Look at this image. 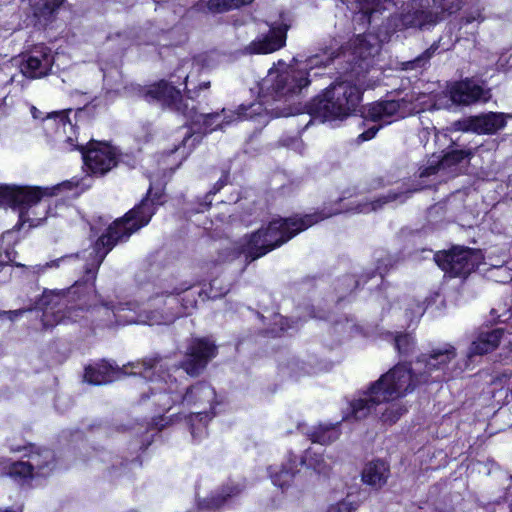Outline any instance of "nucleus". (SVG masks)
Returning a JSON list of instances; mask_svg holds the SVG:
<instances>
[{"mask_svg":"<svg viewBox=\"0 0 512 512\" xmlns=\"http://www.w3.org/2000/svg\"><path fill=\"white\" fill-rule=\"evenodd\" d=\"M166 281L167 280L162 281L157 290L153 293L152 296H150V298L148 299L147 307L141 308L138 303H135L137 305L136 313H150L152 311H163L166 309L167 306L163 304H161L160 306H156L155 304H153V299L156 297L158 293L161 294V291L163 290V285Z\"/></svg>","mask_w":512,"mask_h":512,"instance_id":"42","label":"nucleus"},{"mask_svg":"<svg viewBox=\"0 0 512 512\" xmlns=\"http://www.w3.org/2000/svg\"><path fill=\"white\" fill-rule=\"evenodd\" d=\"M27 310L25 309H17L10 311H0V316L6 315L10 320H15L17 317L22 316Z\"/></svg>","mask_w":512,"mask_h":512,"instance_id":"47","label":"nucleus"},{"mask_svg":"<svg viewBox=\"0 0 512 512\" xmlns=\"http://www.w3.org/2000/svg\"><path fill=\"white\" fill-rule=\"evenodd\" d=\"M296 467V460L290 458L287 464H283L278 470L270 472L272 483L282 490L289 488L294 481Z\"/></svg>","mask_w":512,"mask_h":512,"instance_id":"32","label":"nucleus"},{"mask_svg":"<svg viewBox=\"0 0 512 512\" xmlns=\"http://www.w3.org/2000/svg\"><path fill=\"white\" fill-rule=\"evenodd\" d=\"M437 265L450 277L466 278L483 261L480 250L455 246L448 251H439L434 255Z\"/></svg>","mask_w":512,"mask_h":512,"instance_id":"15","label":"nucleus"},{"mask_svg":"<svg viewBox=\"0 0 512 512\" xmlns=\"http://www.w3.org/2000/svg\"><path fill=\"white\" fill-rule=\"evenodd\" d=\"M438 48H439L438 42H434L429 48H427L422 54H420L413 60L401 62L400 63L401 70L421 71L422 69L427 67L430 59L433 57V55L438 50Z\"/></svg>","mask_w":512,"mask_h":512,"instance_id":"34","label":"nucleus"},{"mask_svg":"<svg viewBox=\"0 0 512 512\" xmlns=\"http://www.w3.org/2000/svg\"><path fill=\"white\" fill-rule=\"evenodd\" d=\"M503 336L504 330L501 328L481 331L472 341L467 351V357L470 359L473 356H481L494 351L499 346Z\"/></svg>","mask_w":512,"mask_h":512,"instance_id":"27","label":"nucleus"},{"mask_svg":"<svg viewBox=\"0 0 512 512\" xmlns=\"http://www.w3.org/2000/svg\"><path fill=\"white\" fill-rule=\"evenodd\" d=\"M216 356V346L206 339H193L189 344L185 359L180 363L188 375L198 376L207 366L208 362Z\"/></svg>","mask_w":512,"mask_h":512,"instance_id":"18","label":"nucleus"},{"mask_svg":"<svg viewBox=\"0 0 512 512\" xmlns=\"http://www.w3.org/2000/svg\"><path fill=\"white\" fill-rule=\"evenodd\" d=\"M377 52L378 47L366 35H358L352 43V52L347 60L351 65V77L362 78L372 66V58Z\"/></svg>","mask_w":512,"mask_h":512,"instance_id":"19","label":"nucleus"},{"mask_svg":"<svg viewBox=\"0 0 512 512\" xmlns=\"http://www.w3.org/2000/svg\"><path fill=\"white\" fill-rule=\"evenodd\" d=\"M54 454L49 449L32 450L27 461L15 462L11 465L9 474L12 477L35 478L45 477L53 469Z\"/></svg>","mask_w":512,"mask_h":512,"instance_id":"17","label":"nucleus"},{"mask_svg":"<svg viewBox=\"0 0 512 512\" xmlns=\"http://www.w3.org/2000/svg\"><path fill=\"white\" fill-rule=\"evenodd\" d=\"M342 211V209H335L327 213L322 211L307 214L303 217L295 216L273 220L269 223L266 229H259L250 236L245 237L237 247L233 249H226L225 255H223V253L219 255V261H230L239 257L241 254H244L247 259H250V261H254L271 250L281 246L299 232L307 229L313 224Z\"/></svg>","mask_w":512,"mask_h":512,"instance_id":"2","label":"nucleus"},{"mask_svg":"<svg viewBox=\"0 0 512 512\" xmlns=\"http://www.w3.org/2000/svg\"><path fill=\"white\" fill-rule=\"evenodd\" d=\"M190 138H191V135H189V134H186V135H185V137H184V139H183V141H182L183 146H186V145H187V143H188V141L190 140Z\"/></svg>","mask_w":512,"mask_h":512,"instance_id":"56","label":"nucleus"},{"mask_svg":"<svg viewBox=\"0 0 512 512\" xmlns=\"http://www.w3.org/2000/svg\"><path fill=\"white\" fill-rule=\"evenodd\" d=\"M81 309H72L70 308L67 312H62L61 310L52 311L46 309L43 313L42 323L44 328H52L53 326L66 323L67 321H77L78 314L77 312Z\"/></svg>","mask_w":512,"mask_h":512,"instance_id":"33","label":"nucleus"},{"mask_svg":"<svg viewBox=\"0 0 512 512\" xmlns=\"http://www.w3.org/2000/svg\"><path fill=\"white\" fill-rule=\"evenodd\" d=\"M331 61L332 56L325 53L308 57L304 69H297L292 66L286 67L283 70L271 68L259 84L261 97H271L273 100H280L301 92L310 83L307 70H312L314 67L327 66Z\"/></svg>","mask_w":512,"mask_h":512,"instance_id":"7","label":"nucleus"},{"mask_svg":"<svg viewBox=\"0 0 512 512\" xmlns=\"http://www.w3.org/2000/svg\"><path fill=\"white\" fill-rule=\"evenodd\" d=\"M456 356V348L449 343L435 347L429 353L422 354L418 358L417 364L423 365L424 369L420 371V374L427 378V382L429 377L436 382L448 381L462 371L454 363Z\"/></svg>","mask_w":512,"mask_h":512,"instance_id":"12","label":"nucleus"},{"mask_svg":"<svg viewBox=\"0 0 512 512\" xmlns=\"http://www.w3.org/2000/svg\"><path fill=\"white\" fill-rule=\"evenodd\" d=\"M291 371L295 376L313 375L321 370V367L316 359L311 358L308 361H293L290 364Z\"/></svg>","mask_w":512,"mask_h":512,"instance_id":"38","label":"nucleus"},{"mask_svg":"<svg viewBox=\"0 0 512 512\" xmlns=\"http://www.w3.org/2000/svg\"><path fill=\"white\" fill-rule=\"evenodd\" d=\"M389 476V466L381 460L367 463L362 471V481L374 489L383 487L387 483Z\"/></svg>","mask_w":512,"mask_h":512,"instance_id":"29","label":"nucleus"},{"mask_svg":"<svg viewBox=\"0 0 512 512\" xmlns=\"http://www.w3.org/2000/svg\"><path fill=\"white\" fill-rule=\"evenodd\" d=\"M192 287L186 282L173 283L166 281L163 290L153 299V304L167 306L163 311H152L148 313L149 325H169L179 317L189 315L196 308L197 297L193 292L185 294L182 298L178 296L187 292Z\"/></svg>","mask_w":512,"mask_h":512,"instance_id":"10","label":"nucleus"},{"mask_svg":"<svg viewBox=\"0 0 512 512\" xmlns=\"http://www.w3.org/2000/svg\"><path fill=\"white\" fill-rule=\"evenodd\" d=\"M53 63L54 56L51 49L46 46H38L21 62L20 70L28 78H42L49 74Z\"/></svg>","mask_w":512,"mask_h":512,"instance_id":"21","label":"nucleus"},{"mask_svg":"<svg viewBox=\"0 0 512 512\" xmlns=\"http://www.w3.org/2000/svg\"><path fill=\"white\" fill-rule=\"evenodd\" d=\"M209 87H210V82H203L198 86L199 89H208Z\"/></svg>","mask_w":512,"mask_h":512,"instance_id":"53","label":"nucleus"},{"mask_svg":"<svg viewBox=\"0 0 512 512\" xmlns=\"http://www.w3.org/2000/svg\"><path fill=\"white\" fill-rule=\"evenodd\" d=\"M483 20V17L481 15V13L479 11L477 12H474L470 15H467L466 17H464L462 19V21L465 23V24H470L474 21H482Z\"/></svg>","mask_w":512,"mask_h":512,"instance_id":"48","label":"nucleus"},{"mask_svg":"<svg viewBox=\"0 0 512 512\" xmlns=\"http://www.w3.org/2000/svg\"><path fill=\"white\" fill-rule=\"evenodd\" d=\"M462 6V0H411L399 15L391 18V23L399 30L424 29L436 25Z\"/></svg>","mask_w":512,"mask_h":512,"instance_id":"9","label":"nucleus"},{"mask_svg":"<svg viewBox=\"0 0 512 512\" xmlns=\"http://www.w3.org/2000/svg\"><path fill=\"white\" fill-rule=\"evenodd\" d=\"M430 184H424V183H417L415 185H412L404 190H401L399 192H389L387 195L378 198L375 201L372 202H352L349 207L345 209V211H354L357 213H368L371 211H375L379 209L383 204L389 203V202H404L406 199L410 197V195L414 192L420 191L424 188L429 187Z\"/></svg>","mask_w":512,"mask_h":512,"instance_id":"23","label":"nucleus"},{"mask_svg":"<svg viewBox=\"0 0 512 512\" xmlns=\"http://www.w3.org/2000/svg\"><path fill=\"white\" fill-rule=\"evenodd\" d=\"M148 390L155 397L154 403L162 411L169 410L173 404L179 403L183 407L194 408L189 415L191 434L193 438L205 436L206 424L214 416L213 404L215 402V390L206 382H198L188 388L185 394L177 391L176 379L165 371L153 375Z\"/></svg>","mask_w":512,"mask_h":512,"instance_id":"1","label":"nucleus"},{"mask_svg":"<svg viewBox=\"0 0 512 512\" xmlns=\"http://www.w3.org/2000/svg\"><path fill=\"white\" fill-rule=\"evenodd\" d=\"M244 490V486L238 483H231L223 486L221 490L211 497L205 498L199 502L203 510H218L222 506L230 503L237 498Z\"/></svg>","mask_w":512,"mask_h":512,"instance_id":"28","label":"nucleus"},{"mask_svg":"<svg viewBox=\"0 0 512 512\" xmlns=\"http://www.w3.org/2000/svg\"><path fill=\"white\" fill-rule=\"evenodd\" d=\"M72 258H73V256H64V257H61L59 259L47 262L44 266H37V268H38V271H44L47 268L58 267L60 262L67 261V260H70Z\"/></svg>","mask_w":512,"mask_h":512,"instance_id":"46","label":"nucleus"},{"mask_svg":"<svg viewBox=\"0 0 512 512\" xmlns=\"http://www.w3.org/2000/svg\"><path fill=\"white\" fill-rule=\"evenodd\" d=\"M278 318H279V322H280V324H281L280 330H282V331H283V330H285V329L289 328V326H288V325H284V323H283L284 321H286L285 319H283L282 317H278Z\"/></svg>","mask_w":512,"mask_h":512,"instance_id":"52","label":"nucleus"},{"mask_svg":"<svg viewBox=\"0 0 512 512\" xmlns=\"http://www.w3.org/2000/svg\"><path fill=\"white\" fill-rule=\"evenodd\" d=\"M369 406L364 418L374 413L384 425H393L407 412L406 406L398 400L378 399L369 401Z\"/></svg>","mask_w":512,"mask_h":512,"instance_id":"26","label":"nucleus"},{"mask_svg":"<svg viewBox=\"0 0 512 512\" xmlns=\"http://www.w3.org/2000/svg\"><path fill=\"white\" fill-rule=\"evenodd\" d=\"M48 191L49 188L0 185V202L18 211L19 226L28 223L30 228L37 227L51 215L50 206L41 201Z\"/></svg>","mask_w":512,"mask_h":512,"instance_id":"8","label":"nucleus"},{"mask_svg":"<svg viewBox=\"0 0 512 512\" xmlns=\"http://www.w3.org/2000/svg\"><path fill=\"white\" fill-rule=\"evenodd\" d=\"M160 362L161 358L158 356L148 357L142 360L130 362L128 365H124L122 368H119L113 367L106 361H102L94 366L86 367L84 380L93 385H102L111 383L118 379V374H124L135 376L139 375L151 382L156 369L158 367L162 368Z\"/></svg>","mask_w":512,"mask_h":512,"instance_id":"11","label":"nucleus"},{"mask_svg":"<svg viewBox=\"0 0 512 512\" xmlns=\"http://www.w3.org/2000/svg\"><path fill=\"white\" fill-rule=\"evenodd\" d=\"M77 186H78V181H74V180L64 181V182L58 184L57 186H54L53 188H49L48 195L51 196V195H54L57 192L63 191V190L71 191V190L77 188Z\"/></svg>","mask_w":512,"mask_h":512,"instance_id":"44","label":"nucleus"},{"mask_svg":"<svg viewBox=\"0 0 512 512\" xmlns=\"http://www.w3.org/2000/svg\"><path fill=\"white\" fill-rule=\"evenodd\" d=\"M411 100L402 98L400 100H385L370 104L363 112L364 118L379 125L372 126L359 135L361 141H368L375 137L383 125L390 124L398 119L410 115L414 110Z\"/></svg>","mask_w":512,"mask_h":512,"instance_id":"13","label":"nucleus"},{"mask_svg":"<svg viewBox=\"0 0 512 512\" xmlns=\"http://www.w3.org/2000/svg\"><path fill=\"white\" fill-rule=\"evenodd\" d=\"M355 78V84L346 79L330 85L323 94L315 97L307 105V112L323 122L342 120L356 112L365 88L363 79Z\"/></svg>","mask_w":512,"mask_h":512,"instance_id":"6","label":"nucleus"},{"mask_svg":"<svg viewBox=\"0 0 512 512\" xmlns=\"http://www.w3.org/2000/svg\"><path fill=\"white\" fill-rule=\"evenodd\" d=\"M415 346L414 338L410 334H399L395 337V348L400 354H410Z\"/></svg>","mask_w":512,"mask_h":512,"instance_id":"41","label":"nucleus"},{"mask_svg":"<svg viewBox=\"0 0 512 512\" xmlns=\"http://www.w3.org/2000/svg\"><path fill=\"white\" fill-rule=\"evenodd\" d=\"M68 120L65 112H54L43 119V129L50 137L58 128L61 129L62 124L66 123Z\"/></svg>","mask_w":512,"mask_h":512,"instance_id":"39","label":"nucleus"},{"mask_svg":"<svg viewBox=\"0 0 512 512\" xmlns=\"http://www.w3.org/2000/svg\"><path fill=\"white\" fill-rule=\"evenodd\" d=\"M137 305L132 302L110 305L101 303L88 310L92 321L102 328H113L127 324H148V313H136Z\"/></svg>","mask_w":512,"mask_h":512,"instance_id":"14","label":"nucleus"},{"mask_svg":"<svg viewBox=\"0 0 512 512\" xmlns=\"http://www.w3.org/2000/svg\"><path fill=\"white\" fill-rule=\"evenodd\" d=\"M74 136V126L70 120H68L66 123L62 124L61 129L58 128L50 137L58 144L59 148L64 151H73L75 149L81 151L84 145L75 143L76 138Z\"/></svg>","mask_w":512,"mask_h":512,"instance_id":"31","label":"nucleus"},{"mask_svg":"<svg viewBox=\"0 0 512 512\" xmlns=\"http://www.w3.org/2000/svg\"><path fill=\"white\" fill-rule=\"evenodd\" d=\"M512 376V372L509 373H503V377L510 378Z\"/></svg>","mask_w":512,"mask_h":512,"instance_id":"58","label":"nucleus"},{"mask_svg":"<svg viewBox=\"0 0 512 512\" xmlns=\"http://www.w3.org/2000/svg\"><path fill=\"white\" fill-rule=\"evenodd\" d=\"M404 312L410 322L417 321L423 316L425 305L414 298H406L404 300Z\"/></svg>","mask_w":512,"mask_h":512,"instance_id":"40","label":"nucleus"},{"mask_svg":"<svg viewBox=\"0 0 512 512\" xmlns=\"http://www.w3.org/2000/svg\"><path fill=\"white\" fill-rule=\"evenodd\" d=\"M31 112H32V116H33L34 118H38V117H39V115H38V114H40V111H38L35 107H32V108H31Z\"/></svg>","mask_w":512,"mask_h":512,"instance_id":"54","label":"nucleus"},{"mask_svg":"<svg viewBox=\"0 0 512 512\" xmlns=\"http://www.w3.org/2000/svg\"><path fill=\"white\" fill-rule=\"evenodd\" d=\"M146 98L159 101L182 113L193 124L199 125L205 133L212 132L216 128L222 129L234 120L252 118L254 115L262 113V104L260 103H251L248 106L240 105L237 111L227 112L223 109L221 113H200L194 106L189 107L188 103L183 101L180 91L164 80L150 87Z\"/></svg>","mask_w":512,"mask_h":512,"instance_id":"4","label":"nucleus"},{"mask_svg":"<svg viewBox=\"0 0 512 512\" xmlns=\"http://www.w3.org/2000/svg\"><path fill=\"white\" fill-rule=\"evenodd\" d=\"M300 463L307 468H310L317 472L318 474L327 475L331 469L329 463L326 462L324 457L321 454L316 453L311 448L307 449L304 452V455L301 457Z\"/></svg>","mask_w":512,"mask_h":512,"instance_id":"35","label":"nucleus"},{"mask_svg":"<svg viewBox=\"0 0 512 512\" xmlns=\"http://www.w3.org/2000/svg\"><path fill=\"white\" fill-rule=\"evenodd\" d=\"M160 196L161 194L156 192L151 198L152 186H150L147 197L139 205L127 212L123 218L115 220L108 227L107 233L100 236L91 248L75 256L81 257L85 262L86 281H95L101 263L119 241L127 240L134 232L149 223L155 213V201L159 200Z\"/></svg>","mask_w":512,"mask_h":512,"instance_id":"3","label":"nucleus"},{"mask_svg":"<svg viewBox=\"0 0 512 512\" xmlns=\"http://www.w3.org/2000/svg\"><path fill=\"white\" fill-rule=\"evenodd\" d=\"M228 291H229V288H228V287L221 288V289L219 290V292H215V293L212 295V297H218V296L225 295Z\"/></svg>","mask_w":512,"mask_h":512,"instance_id":"50","label":"nucleus"},{"mask_svg":"<svg viewBox=\"0 0 512 512\" xmlns=\"http://www.w3.org/2000/svg\"><path fill=\"white\" fill-rule=\"evenodd\" d=\"M505 118L506 115L503 113L490 112L455 121L453 128L454 130L463 132L470 131L477 134H493L505 126Z\"/></svg>","mask_w":512,"mask_h":512,"instance_id":"20","label":"nucleus"},{"mask_svg":"<svg viewBox=\"0 0 512 512\" xmlns=\"http://www.w3.org/2000/svg\"><path fill=\"white\" fill-rule=\"evenodd\" d=\"M451 99L458 104L469 105L478 101L486 102L491 98L490 90L475 80L466 79L456 83L450 91Z\"/></svg>","mask_w":512,"mask_h":512,"instance_id":"22","label":"nucleus"},{"mask_svg":"<svg viewBox=\"0 0 512 512\" xmlns=\"http://www.w3.org/2000/svg\"><path fill=\"white\" fill-rule=\"evenodd\" d=\"M224 186V182L219 180L213 191H210L205 195V202L201 203L200 206L196 209L197 212H204L211 205V196L214 195L217 191H219Z\"/></svg>","mask_w":512,"mask_h":512,"instance_id":"43","label":"nucleus"},{"mask_svg":"<svg viewBox=\"0 0 512 512\" xmlns=\"http://www.w3.org/2000/svg\"><path fill=\"white\" fill-rule=\"evenodd\" d=\"M288 26L271 27L269 32L252 41L247 47L251 54H268L279 50L285 45Z\"/></svg>","mask_w":512,"mask_h":512,"instance_id":"24","label":"nucleus"},{"mask_svg":"<svg viewBox=\"0 0 512 512\" xmlns=\"http://www.w3.org/2000/svg\"><path fill=\"white\" fill-rule=\"evenodd\" d=\"M426 382L427 378L423 377L420 372L415 374L407 365H396L373 383L368 391L350 402L349 413L343 419H364V416L369 412V401L373 402L378 399L399 400V398L412 392L417 385Z\"/></svg>","mask_w":512,"mask_h":512,"instance_id":"5","label":"nucleus"},{"mask_svg":"<svg viewBox=\"0 0 512 512\" xmlns=\"http://www.w3.org/2000/svg\"><path fill=\"white\" fill-rule=\"evenodd\" d=\"M354 507L352 503L347 501H341L334 505H331L326 512H353Z\"/></svg>","mask_w":512,"mask_h":512,"instance_id":"45","label":"nucleus"},{"mask_svg":"<svg viewBox=\"0 0 512 512\" xmlns=\"http://www.w3.org/2000/svg\"><path fill=\"white\" fill-rule=\"evenodd\" d=\"M303 432L313 443L321 445H329L340 437L337 424H319Z\"/></svg>","mask_w":512,"mask_h":512,"instance_id":"30","label":"nucleus"},{"mask_svg":"<svg viewBox=\"0 0 512 512\" xmlns=\"http://www.w3.org/2000/svg\"><path fill=\"white\" fill-rule=\"evenodd\" d=\"M346 280H347V281H349V282H353V284H355V283H356V282H354L350 277H347V278H346Z\"/></svg>","mask_w":512,"mask_h":512,"instance_id":"59","label":"nucleus"},{"mask_svg":"<svg viewBox=\"0 0 512 512\" xmlns=\"http://www.w3.org/2000/svg\"><path fill=\"white\" fill-rule=\"evenodd\" d=\"M218 280L217 279H214L211 283H210V287H211V290L213 291L214 289H216V284H217Z\"/></svg>","mask_w":512,"mask_h":512,"instance_id":"57","label":"nucleus"},{"mask_svg":"<svg viewBox=\"0 0 512 512\" xmlns=\"http://www.w3.org/2000/svg\"><path fill=\"white\" fill-rule=\"evenodd\" d=\"M252 1L253 0H201L199 5L201 9L207 8L210 12L220 13L249 4Z\"/></svg>","mask_w":512,"mask_h":512,"instance_id":"36","label":"nucleus"},{"mask_svg":"<svg viewBox=\"0 0 512 512\" xmlns=\"http://www.w3.org/2000/svg\"><path fill=\"white\" fill-rule=\"evenodd\" d=\"M64 2V0H32L34 15L39 18L47 19Z\"/></svg>","mask_w":512,"mask_h":512,"instance_id":"37","label":"nucleus"},{"mask_svg":"<svg viewBox=\"0 0 512 512\" xmlns=\"http://www.w3.org/2000/svg\"><path fill=\"white\" fill-rule=\"evenodd\" d=\"M50 296H53V294H44L42 299H41V304L42 305H49L50 304V300H49V297Z\"/></svg>","mask_w":512,"mask_h":512,"instance_id":"49","label":"nucleus"},{"mask_svg":"<svg viewBox=\"0 0 512 512\" xmlns=\"http://www.w3.org/2000/svg\"><path fill=\"white\" fill-rule=\"evenodd\" d=\"M474 152L468 150H451L448 151L441 159L437 157L433 159L427 167L421 168L419 178H426L435 175L439 171L450 170L455 172L456 166L464 160H469Z\"/></svg>","mask_w":512,"mask_h":512,"instance_id":"25","label":"nucleus"},{"mask_svg":"<svg viewBox=\"0 0 512 512\" xmlns=\"http://www.w3.org/2000/svg\"><path fill=\"white\" fill-rule=\"evenodd\" d=\"M84 164L95 175H104L118 163L117 149L106 142L90 141L81 149Z\"/></svg>","mask_w":512,"mask_h":512,"instance_id":"16","label":"nucleus"},{"mask_svg":"<svg viewBox=\"0 0 512 512\" xmlns=\"http://www.w3.org/2000/svg\"><path fill=\"white\" fill-rule=\"evenodd\" d=\"M186 93H187V97H188L189 99H193V98H194V96L196 95V90H192V89H188V88H187Z\"/></svg>","mask_w":512,"mask_h":512,"instance_id":"51","label":"nucleus"},{"mask_svg":"<svg viewBox=\"0 0 512 512\" xmlns=\"http://www.w3.org/2000/svg\"><path fill=\"white\" fill-rule=\"evenodd\" d=\"M60 209L61 210H65L66 212H74V208L68 207V206H65V205H61Z\"/></svg>","mask_w":512,"mask_h":512,"instance_id":"55","label":"nucleus"}]
</instances>
